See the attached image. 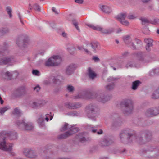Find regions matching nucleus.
I'll use <instances>...</instances> for the list:
<instances>
[{"label":"nucleus","mask_w":159,"mask_h":159,"mask_svg":"<svg viewBox=\"0 0 159 159\" xmlns=\"http://www.w3.org/2000/svg\"><path fill=\"white\" fill-rule=\"evenodd\" d=\"M62 61L61 56L59 55H55L51 57L45 62V65L48 66H58Z\"/></svg>","instance_id":"obj_1"},{"label":"nucleus","mask_w":159,"mask_h":159,"mask_svg":"<svg viewBox=\"0 0 159 159\" xmlns=\"http://www.w3.org/2000/svg\"><path fill=\"white\" fill-rule=\"evenodd\" d=\"M16 124L18 128L21 129L30 130H32L33 128L32 123L29 122L26 123L24 120H18Z\"/></svg>","instance_id":"obj_2"},{"label":"nucleus","mask_w":159,"mask_h":159,"mask_svg":"<svg viewBox=\"0 0 159 159\" xmlns=\"http://www.w3.org/2000/svg\"><path fill=\"white\" fill-rule=\"evenodd\" d=\"M6 138L5 136H3L1 134L0 138V149L7 151H10L12 149L13 144L12 143H9L7 145L5 141Z\"/></svg>","instance_id":"obj_3"},{"label":"nucleus","mask_w":159,"mask_h":159,"mask_svg":"<svg viewBox=\"0 0 159 159\" xmlns=\"http://www.w3.org/2000/svg\"><path fill=\"white\" fill-rule=\"evenodd\" d=\"M122 104L124 106L123 111L124 113H130L133 109V102L130 99H126L122 102Z\"/></svg>","instance_id":"obj_4"},{"label":"nucleus","mask_w":159,"mask_h":159,"mask_svg":"<svg viewBox=\"0 0 159 159\" xmlns=\"http://www.w3.org/2000/svg\"><path fill=\"white\" fill-rule=\"evenodd\" d=\"M87 25L89 27L93 30L100 31L102 33L104 34H109L114 31V29L113 28L105 29L102 28L99 26H94L93 24H87Z\"/></svg>","instance_id":"obj_5"},{"label":"nucleus","mask_w":159,"mask_h":159,"mask_svg":"<svg viewBox=\"0 0 159 159\" xmlns=\"http://www.w3.org/2000/svg\"><path fill=\"white\" fill-rule=\"evenodd\" d=\"M78 130L79 129L78 128H73L70 130L66 132L65 133L59 135L58 138L59 139L66 138L76 133Z\"/></svg>","instance_id":"obj_6"},{"label":"nucleus","mask_w":159,"mask_h":159,"mask_svg":"<svg viewBox=\"0 0 159 159\" xmlns=\"http://www.w3.org/2000/svg\"><path fill=\"white\" fill-rule=\"evenodd\" d=\"M3 136H5L6 138H8L11 140H14L17 138V133L14 131H11L8 132L6 131H3L2 133Z\"/></svg>","instance_id":"obj_7"},{"label":"nucleus","mask_w":159,"mask_h":159,"mask_svg":"<svg viewBox=\"0 0 159 159\" xmlns=\"http://www.w3.org/2000/svg\"><path fill=\"white\" fill-rule=\"evenodd\" d=\"M46 102L45 101H33L29 103L30 106L33 109H38L43 106Z\"/></svg>","instance_id":"obj_8"},{"label":"nucleus","mask_w":159,"mask_h":159,"mask_svg":"<svg viewBox=\"0 0 159 159\" xmlns=\"http://www.w3.org/2000/svg\"><path fill=\"white\" fill-rule=\"evenodd\" d=\"M15 61L12 57H7L0 60V65L8 64L9 65H12Z\"/></svg>","instance_id":"obj_9"},{"label":"nucleus","mask_w":159,"mask_h":159,"mask_svg":"<svg viewBox=\"0 0 159 159\" xmlns=\"http://www.w3.org/2000/svg\"><path fill=\"white\" fill-rule=\"evenodd\" d=\"M123 40L127 44H129L130 47L133 49H135L136 47L135 45L132 42V39L131 35H126L123 37Z\"/></svg>","instance_id":"obj_10"},{"label":"nucleus","mask_w":159,"mask_h":159,"mask_svg":"<svg viewBox=\"0 0 159 159\" xmlns=\"http://www.w3.org/2000/svg\"><path fill=\"white\" fill-rule=\"evenodd\" d=\"M159 113V111L157 108H150L147 109L145 112V115L148 116H152Z\"/></svg>","instance_id":"obj_11"},{"label":"nucleus","mask_w":159,"mask_h":159,"mask_svg":"<svg viewBox=\"0 0 159 159\" xmlns=\"http://www.w3.org/2000/svg\"><path fill=\"white\" fill-rule=\"evenodd\" d=\"M23 153L26 156L29 158H35L36 156L34 152L30 149H25L23 151Z\"/></svg>","instance_id":"obj_12"},{"label":"nucleus","mask_w":159,"mask_h":159,"mask_svg":"<svg viewBox=\"0 0 159 159\" xmlns=\"http://www.w3.org/2000/svg\"><path fill=\"white\" fill-rule=\"evenodd\" d=\"M77 65L75 64L72 63L69 65L66 69V73L68 75H70L76 68Z\"/></svg>","instance_id":"obj_13"},{"label":"nucleus","mask_w":159,"mask_h":159,"mask_svg":"<svg viewBox=\"0 0 159 159\" xmlns=\"http://www.w3.org/2000/svg\"><path fill=\"white\" fill-rule=\"evenodd\" d=\"M91 97H88V95L86 94L84 92H82L79 93L76 96L74 97V98L75 99L83 98L85 99H88L92 98H94L93 97V95H92Z\"/></svg>","instance_id":"obj_14"},{"label":"nucleus","mask_w":159,"mask_h":159,"mask_svg":"<svg viewBox=\"0 0 159 159\" xmlns=\"http://www.w3.org/2000/svg\"><path fill=\"white\" fill-rule=\"evenodd\" d=\"M18 73L17 71L11 72L7 71L5 73V76L7 80H10L12 76L16 77L18 76Z\"/></svg>","instance_id":"obj_15"},{"label":"nucleus","mask_w":159,"mask_h":159,"mask_svg":"<svg viewBox=\"0 0 159 159\" xmlns=\"http://www.w3.org/2000/svg\"><path fill=\"white\" fill-rule=\"evenodd\" d=\"M97 107L94 104H90L87 106L85 111L87 112H92L98 110Z\"/></svg>","instance_id":"obj_16"},{"label":"nucleus","mask_w":159,"mask_h":159,"mask_svg":"<svg viewBox=\"0 0 159 159\" xmlns=\"http://www.w3.org/2000/svg\"><path fill=\"white\" fill-rule=\"evenodd\" d=\"M65 105L68 108L71 109L77 108L81 106V104L80 103L73 104L69 102L65 103Z\"/></svg>","instance_id":"obj_17"},{"label":"nucleus","mask_w":159,"mask_h":159,"mask_svg":"<svg viewBox=\"0 0 159 159\" xmlns=\"http://www.w3.org/2000/svg\"><path fill=\"white\" fill-rule=\"evenodd\" d=\"M100 8L102 11L107 14L110 13L112 11L111 8L107 5H102Z\"/></svg>","instance_id":"obj_18"},{"label":"nucleus","mask_w":159,"mask_h":159,"mask_svg":"<svg viewBox=\"0 0 159 159\" xmlns=\"http://www.w3.org/2000/svg\"><path fill=\"white\" fill-rule=\"evenodd\" d=\"M91 46L92 49L93 51L96 52L99 49V45L97 42L92 43L91 44Z\"/></svg>","instance_id":"obj_19"},{"label":"nucleus","mask_w":159,"mask_h":159,"mask_svg":"<svg viewBox=\"0 0 159 159\" xmlns=\"http://www.w3.org/2000/svg\"><path fill=\"white\" fill-rule=\"evenodd\" d=\"M95 98L98 101L102 102H104L108 100L106 97H104L102 94L97 95Z\"/></svg>","instance_id":"obj_20"},{"label":"nucleus","mask_w":159,"mask_h":159,"mask_svg":"<svg viewBox=\"0 0 159 159\" xmlns=\"http://www.w3.org/2000/svg\"><path fill=\"white\" fill-rule=\"evenodd\" d=\"M127 16V15L126 13H122L118 15L116 18L117 19L120 21V22H122L123 20H125V18Z\"/></svg>","instance_id":"obj_21"},{"label":"nucleus","mask_w":159,"mask_h":159,"mask_svg":"<svg viewBox=\"0 0 159 159\" xmlns=\"http://www.w3.org/2000/svg\"><path fill=\"white\" fill-rule=\"evenodd\" d=\"M129 129H125L123 130V131L121 132L119 134V136L120 139H122V138H124V137L127 134H128V135L129 136H131L129 133H128Z\"/></svg>","instance_id":"obj_22"},{"label":"nucleus","mask_w":159,"mask_h":159,"mask_svg":"<svg viewBox=\"0 0 159 159\" xmlns=\"http://www.w3.org/2000/svg\"><path fill=\"white\" fill-rule=\"evenodd\" d=\"M29 8L30 9L33 8L34 10L38 11H40L39 6L37 3H34L32 6L30 4H29Z\"/></svg>","instance_id":"obj_23"},{"label":"nucleus","mask_w":159,"mask_h":159,"mask_svg":"<svg viewBox=\"0 0 159 159\" xmlns=\"http://www.w3.org/2000/svg\"><path fill=\"white\" fill-rule=\"evenodd\" d=\"M76 138L80 141H84L85 140V138L84 137V134L81 133L79 134L76 136Z\"/></svg>","instance_id":"obj_24"},{"label":"nucleus","mask_w":159,"mask_h":159,"mask_svg":"<svg viewBox=\"0 0 159 159\" xmlns=\"http://www.w3.org/2000/svg\"><path fill=\"white\" fill-rule=\"evenodd\" d=\"M88 126L89 127V129H90V130L93 133H95L96 132L97 129H94L97 128L98 127H99V126L98 125L94 126L93 125L89 124L88 125Z\"/></svg>","instance_id":"obj_25"},{"label":"nucleus","mask_w":159,"mask_h":159,"mask_svg":"<svg viewBox=\"0 0 159 159\" xmlns=\"http://www.w3.org/2000/svg\"><path fill=\"white\" fill-rule=\"evenodd\" d=\"M88 75L89 77L92 79H94L96 76V74L91 70L90 68L88 69Z\"/></svg>","instance_id":"obj_26"},{"label":"nucleus","mask_w":159,"mask_h":159,"mask_svg":"<svg viewBox=\"0 0 159 159\" xmlns=\"http://www.w3.org/2000/svg\"><path fill=\"white\" fill-rule=\"evenodd\" d=\"M10 107L9 106H7L0 108V114L1 115H3L4 113L7 110L10 109Z\"/></svg>","instance_id":"obj_27"},{"label":"nucleus","mask_w":159,"mask_h":159,"mask_svg":"<svg viewBox=\"0 0 159 159\" xmlns=\"http://www.w3.org/2000/svg\"><path fill=\"white\" fill-rule=\"evenodd\" d=\"M152 97L154 99L159 98V89H157L153 93Z\"/></svg>","instance_id":"obj_28"},{"label":"nucleus","mask_w":159,"mask_h":159,"mask_svg":"<svg viewBox=\"0 0 159 159\" xmlns=\"http://www.w3.org/2000/svg\"><path fill=\"white\" fill-rule=\"evenodd\" d=\"M140 82L139 80H136L132 84V89L133 90H135L137 89L138 86L140 83Z\"/></svg>","instance_id":"obj_29"},{"label":"nucleus","mask_w":159,"mask_h":159,"mask_svg":"<svg viewBox=\"0 0 159 159\" xmlns=\"http://www.w3.org/2000/svg\"><path fill=\"white\" fill-rule=\"evenodd\" d=\"M114 84L113 83H111L109 84L105 87V88L108 90H110L112 89L114 87Z\"/></svg>","instance_id":"obj_30"},{"label":"nucleus","mask_w":159,"mask_h":159,"mask_svg":"<svg viewBox=\"0 0 159 159\" xmlns=\"http://www.w3.org/2000/svg\"><path fill=\"white\" fill-rule=\"evenodd\" d=\"M145 42L146 43L147 45L149 46H152L153 40L151 39H144Z\"/></svg>","instance_id":"obj_31"},{"label":"nucleus","mask_w":159,"mask_h":159,"mask_svg":"<svg viewBox=\"0 0 159 159\" xmlns=\"http://www.w3.org/2000/svg\"><path fill=\"white\" fill-rule=\"evenodd\" d=\"M78 48L80 50L83 51H84L85 53L88 54H90V52L89 51L88 49H85L82 46H78Z\"/></svg>","instance_id":"obj_32"},{"label":"nucleus","mask_w":159,"mask_h":159,"mask_svg":"<svg viewBox=\"0 0 159 159\" xmlns=\"http://www.w3.org/2000/svg\"><path fill=\"white\" fill-rule=\"evenodd\" d=\"M21 111L17 108L15 109L13 112V114L16 115L18 116L21 114Z\"/></svg>","instance_id":"obj_33"},{"label":"nucleus","mask_w":159,"mask_h":159,"mask_svg":"<svg viewBox=\"0 0 159 159\" xmlns=\"http://www.w3.org/2000/svg\"><path fill=\"white\" fill-rule=\"evenodd\" d=\"M6 10L8 14L9 15V17L11 18L12 16L11 14L12 10L11 7H6Z\"/></svg>","instance_id":"obj_34"},{"label":"nucleus","mask_w":159,"mask_h":159,"mask_svg":"<svg viewBox=\"0 0 159 159\" xmlns=\"http://www.w3.org/2000/svg\"><path fill=\"white\" fill-rule=\"evenodd\" d=\"M101 145L102 146H107L109 145V142L107 139H104L101 142Z\"/></svg>","instance_id":"obj_35"},{"label":"nucleus","mask_w":159,"mask_h":159,"mask_svg":"<svg viewBox=\"0 0 159 159\" xmlns=\"http://www.w3.org/2000/svg\"><path fill=\"white\" fill-rule=\"evenodd\" d=\"M68 125L67 123H65L64 125L60 129V130L61 131H65L68 129Z\"/></svg>","instance_id":"obj_36"},{"label":"nucleus","mask_w":159,"mask_h":159,"mask_svg":"<svg viewBox=\"0 0 159 159\" xmlns=\"http://www.w3.org/2000/svg\"><path fill=\"white\" fill-rule=\"evenodd\" d=\"M43 119L41 117H40L38 119V122L39 124L41 126L43 125Z\"/></svg>","instance_id":"obj_37"},{"label":"nucleus","mask_w":159,"mask_h":159,"mask_svg":"<svg viewBox=\"0 0 159 159\" xmlns=\"http://www.w3.org/2000/svg\"><path fill=\"white\" fill-rule=\"evenodd\" d=\"M67 89L68 91L70 92H72L74 90L73 86L71 85H69L67 87Z\"/></svg>","instance_id":"obj_38"},{"label":"nucleus","mask_w":159,"mask_h":159,"mask_svg":"<svg viewBox=\"0 0 159 159\" xmlns=\"http://www.w3.org/2000/svg\"><path fill=\"white\" fill-rule=\"evenodd\" d=\"M122 25L126 26H128L129 25V23L126 20H124L120 22Z\"/></svg>","instance_id":"obj_39"},{"label":"nucleus","mask_w":159,"mask_h":159,"mask_svg":"<svg viewBox=\"0 0 159 159\" xmlns=\"http://www.w3.org/2000/svg\"><path fill=\"white\" fill-rule=\"evenodd\" d=\"M32 73L34 75L36 76H38L40 75V73L39 71L37 70H33L32 71Z\"/></svg>","instance_id":"obj_40"},{"label":"nucleus","mask_w":159,"mask_h":159,"mask_svg":"<svg viewBox=\"0 0 159 159\" xmlns=\"http://www.w3.org/2000/svg\"><path fill=\"white\" fill-rule=\"evenodd\" d=\"M73 24L75 26L76 29L80 31V28L78 26V23L75 21H73Z\"/></svg>","instance_id":"obj_41"},{"label":"nucleus","mask_w":159,"mask_h":159,"mask_svg":"<svg viewBox=\"0 0 159 159\" xmlns=\"http://www.w3.org/2000/svg\"><path fill=\"white\" fill-rule=\"evenodd\" d=\"M116 79L117 78H116L110 77L107 79V80L108 81L110 82L111 81H114L116 80Z\"/></svg>","instance_id":"obj_42"},{"label":"nucleus","mask_w":159,"mask_h":159,"mask_svg":"<svg viewBox=\"0 0 159 159\" xmlns=\"http://www.w3.org/2000/svg\"><path fill=\"white\" fill-rule=\"evenodd\" d=\"M75 50V49L74 48H68V51L71 54L73 53V51Z\"/></svg>","instance_id":"obj_43"},{"label":"nucleus","mask_w":159,"mask_h":159,"mask_svg":"<svg viewBox=\"0 0 159 159\" xmlns=\"http://www.w3.org/2000/svg\"><path fill=\"white\" fill-rule=\"evenodd\" d=\"M154 73L155 75L159 74V68H157L154 69L153 70Z\"/></svg>","instance_id":"obj_44"},{"label":"nucleus","mask_w":159,"mask_h":159,"mask_svg":"<svg viewBox=\"0 0 159 159\" xmlns=\"http://www.w3.org/2000/svg\"><path fill=\"white\" fill-rule=\"evenodd\" d=\"M40 87L38 85H37L34 88V90L35 91L38 92L40 90Z\"/></svg>","instance_id":"obj_45"},{"label":"nucleus","mask_w":159,"mask_h":159,"mask_svg":"<svg viewBox=\"0 0 159 159\" xmlns=\"http://www.w3.org/2000/svg\"><path fill=\"white\" fill-rule=\"evenodd\" d=\"M135 41L137 44H139L140 46L142 45V42L139 39H135Z\"/></svg>","instance_id":"obj_46"},{"label":"nucleus","mask_w":159,"mask_h":159,"mask_svg":"<svg viewBox=\"0 0 159 159\" xmlns=\"http://www.w3.org/2000/svg\"><path fill=\"white\" fill-rule=\"evenodd\" d=\"M141 20L143 23H148V20L147 19L145 18H142Z\"/></svg>","instance_id":"obj_47"},{"label":"nucleus","mask_w":159,"mask_h":159,"mask_svg":"<svg viewBox=\"0 0 159 159\" xmlns=\"http://www.w3.org/2000/svg\"><path fill=\"white\" fill-rule=\"evenodd\" d=\"M8 31V29L7 28H3L1 31L2 33H6Z\"/></svg>","instance_id":"obj_48"},{"label":"nucleus","mask_w":159,"mask_h":159,"mask_svg":"<svg viewBox=\"0 0 159 159\" xmlns=\"http://www.w3.org/2000/svg\"><path fill=\"white\" fill-rule=\"evenodd\" d=\"M93 59L96 62H98L99 61V59L98 57L96 56L93 57Z\"/></svg>","instance_id":"obj_49"},{"label":"nucleus","mask_w":159,"mask_h":159,"mask_svg":"<svg viewBox=\"0 0 159 159\" xmlns=\"http://www.w3.org/2000/svg\"><path fill=\"white\" fill-rule=\"evenodd\" d=\"M135 18V17L133 15H129L128 16V19H134Z\"/></svg>","instance_id":"obj_50"},{"label":"nucleus","mask_w":159,"mask_h":159,"mask_svg":"<svg viewBox=\"0 0 159 159\" xmlns=\"http://www.w3.org/2000/svg\"><path fill=\"white\" fill-rule=\"evenodd\" d=\"M75 1L76 2L78 3H82L83 2V0H75Z\"/></svg>","instance_id":"obj_51"},{"label":"nucleus","mask_w":159,"mask_h":159,"mask_svg":"<svg viewBox=\"0 0 159 159\" xmlns=\"http://www.w3.org/2000/svg\"><path fill=\"white\" fill-rule=\"evenodd\" d=\"M122 30L120 28H118L117 30L116 31V33H119Z\"/></svg>","instance_id":"obj_52"},{"label":"nucleus","mask_w":159,"mask_h":159,"mask_svg":"<svg viewBox=\"0 0 159 159\" xmlns=\"http://www.w3.org/2000/svg\"><path fill=\"white\" fill-rule=\"evenodd\" d=\"M133 66V64L131 63V62H129L128 63L127 65H126V67H132Z\"/></svg>","instance_id":"obj_53"},{"label":"nucleus","mask_w":159,"mask_h":159,"mask_svg":"<svg viewBox=\"0 0 159 159\" xmlns=\"http://www.w3.org/2000/svg\"><path fill=\"white\" fill-rule=\"evenodd\" d=\"M151 46H148V45H147L146 46V49L147 51H149L150 50V47H151Z\"/></svg>","instance_id":"obj_54"},{"label":"nucleus","mask_w":159,"mask_h":159,"mask_svg":"<svg viewBox=\"0 0 159 159\" xmlns=\"http://www.w3.org/2000/svg\"><path fill=\"white\" fill-rule=\"evenodd\" d=\"M52 10L56 14H57L58 13V12L56 11V8L55 7H52Z\"/></svg>","instance_id":"obj_55"},{"label":"nucleus","mask_w":159,"mask_h":159,"mask_svg":"<svg viewBox=\"0 0 159 159\" xmlns=\"http://www.w3.org/2000/svg\"><path fill=\"white\" fill-rule=\"evenodd\" d=\"M38 65H39L42 63L43 62V61L42 60H40L38 61Z\"/></svg>","instance_id":"obj_56"},{"label":"nucleus","mask_w":159,"mask_h":159,"mask_svg":"<svg viewBox=\"0 0 159 159\" xmlns=\"http://www.w3.org/2000/svg\"><path fill=\"white\" fill-rule=\"evenodd\" d=\"M103 133V131L102 129H100L97 132V134H101Z\"/></svg>","instance_id":"obj_57"},{"label":"nucleus","mask_w":159,"mask_h":159,"mask_svg":"<svg viewBox=\"0 0 159 159\" xmlns=\"http://www.w3.org/2000/svg\"><path fill=\"white\" fill-rule=\"evenodd\" d=\"M62 34L63 37H66V34L65 33V32H63Z\"/></svg>","instance_id":"obj_58"},{"label":"nucleus","mask_w":159,"mask_h":159,"mask_svg":"<svg viewBox=\"0 0 159 159\" xmlns=\"http://www.w3.org/2000/svg\"><path fill=\"white\" fill-rule=\"evenodd\" d=\"M49 116V114H47L46 115V117L45 118V120L47 121H48L49 120V118L48 117V116Z\"/></svg>","instance_id":"obj_59"},{"label":"nucleus","mask_w":159,"mask_h":159,"mask_svg":"<svg viewBox=\"0 0 159 159\" xmlns=\"http://www.w3.org/2000/svg\"><path fill=\"white\" fill-rule=\"evenodd\" d=\"M141 139V138H139V139L138 138L137 139L138 141L140 143H142Z\"/></svg>","instance_id":"obj_60"},{"label":"nucleus","mask_w":159,"mask_h":159,"mask_svg":"<svg viewBox=\"0 0 159 159\" xmlns=\"http://www.w3.org/2000/svg\"><path fill=\"white\" fill-rule=\"evenodd\" d=\"M100 159H108V158L107 157H101Z\"/></svg>","instance_id":"obj_61"},{"label":"nucleus","mask_w":159,"mask_h":159,"mask_svg":"<svg viewBox=\"0 0 159 159\" xmlns=\"http://www.w3.org/2000/svg\"><path fill=\"white\" fill-rule=\"evenodd\" d=\"M44 82V84H48L49 83V82L47 80L45 81Z\"/></svg>","instance_id":"obj_62"},{"label":"nucleus","mask_w":159,"mask_h":159,"mask_svg":"<svg viewBox=\"0 0 159 159\" xmlns=\"http://www.w3.org/2000/svg\"><path fill=\"white\" fill-rule=\"evenodd\" d=\"M142 2H147L149 1L150 0H141Z\"/></svg>","instance_id":"obj_63"},{"label":"nucleus","mask_w":159,"mask_h":159,"mask_svg":"<svg viewBox=\"0 0 159 159\" xmlns=\"http://www.w3.org/2000/svg\"><path fill=\"white\" fill-rule=\"evenodd\" d=\"M57 159H70L69 158H66L65 157H60L57 158Z\"/></svg>","instance_id":"obj_64"}]
</instances>
